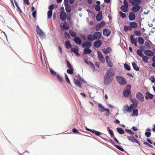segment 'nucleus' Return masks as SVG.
I'll list each match as a JSON object with an SVG mask.
<instances>
[{"label":"nucleus","instance_id":"43","mask_svg":"<svg viewBox=\"0 0 155 155\" xmlns=\"http://www.w3.org/2000/svg\"><path fill=\"white\" fill-rule=\"evenodd\" d=\"M132 30V28L130 25L129 26L125 25L124 26V30L125 31H127L128 30L131 31Z\"/></svg>","mask_w":155,"mask_h":155},{"label":"nucleus","instance_id":"25","mask_svg":"<svg viewBox=\"0 0 155 155\" xmlns=\"http://www.w3.org/2000/svg\"><path fill=\"white\" fill-rule=\"evenodd\" d=\"M128 7L127 6L123 5L120 7V9L123 12L126 13L128 10Z\"/></svg>","mask_w":155,"mask_h":155},{"label":"nucleus","instance_id":"31","mask_svg":"<svg viewBox=\"0 0 155 155\" xmlns=\"http://www.w3.org/2000/svg\"><path fill=\"white\" fill-rule=\"evenodd\" d=\"M132 64L134 70L136 71H138L139 70V68L137 66L135 62H132Z\"/></svg>","mask_w":155,"mask_h":155},{"label":"nucleus","instance_id":"37","mask_svg":"<svg viewBox=\"0 0 155 155\" xmlns=\"http://www.w3.org/2000/svg\"><path fill=\"white\" fill-rule=\"evenodd\" d=\"M91 133L94 134L95 135L98 136H99L101 134H102V133H101L100 132L94 130H93Z\"/></svg>","mask_w":155,"mask_h":155},{"label":"nucleus","instance_id":"59","mask_svg":"<svg viewBox=\"0 0 155 155\" xmlns=\"http://www.w3.org/2000/svg\"><path fill=\"white\" fill-rule=\"evenodd\" d=\"M66 62L67 63V66L68 68H73L72 66L69 62L67 60H66Z\"/></svg>","mask_w":155,"mask_h":155},{"label":"nucleus","instance_id":"57","mask_svg":"<svg viewBox=\"0 0 155 155\" xmlns=\"http://www.w3.org/2000/svg\"><path fill=\"white\" fill-rule=\"evenodd\" d=\"M95 9L97 12H99L101 10V7L99 5H97L95 7Z\"/></svg>","mask_w":155,"mask_h":155},{"label":"nucleus","instance_id":"2","mask_svg":"<svg viewBox=\"0 0 155 155\" xmlns=\"http://www.w3.org/2000/svg\"><path fill=\"white\" fill-rule=\"evenodd\" d=\"M116 79L118 83L121 85H125L127 83L125 78L122 76H117Z\"/></svg>","mask_w":155,"mask_h":155},{"label":"nucleus","instance_id":"15","mask_svg":"<svg viewBox=\"0 0 155 155\" xmlns=\"http://www.w3.org/2000/svg\"><path fill=\"white\" fill-rule=\"evenodd\" d=\"M102 44V41L101 40H98L96 41H95L94 44V46L96 48H98L100 47Z\"/></svg>","mask_w":155,"mask_h":155},{"label":"nucleus","instance_id":"52","mask_svg":"<svg viewBox=\"0 0 155 155\" xmlns=\"http://www.w3.org/2000/svg\"><path fill=\"white\" fill-rule=\"evenodd\" d=\"M84 61V62L87 64L88 65H89L90 67L91 65H92L93 64L91 62L88 61V60L86 59H85Z\"/></svg>","mask_w":155,"mask_h":155},{"label":"nucleus","instance_id":"45","mask_svg":"<svg viewBox=\"0 0 155 155\" xmlns=\"http://www.w3.org/2000/svg\"><path fill=\"white\" fill-rule=\"evenodd\" d=\"M52 14V10H49L47 12V18L48 19H49L50 18Z\"/></svg>","mask_w":155,"mask_h":155},{"label":"nucleus","instance_id":"58","mask_svg":"<svg viewBox=\"0 0 155 155\" xmlns=\"http://www.w3.org/2000/svg\"><path fill=\"white\" fill-rule=\"evenodd\" d=\"M152 61L153 62V63L152 64V66L153 67H155V55L153 56Z\"/></svg>","mask_w":155,"mask_h":155},{"label":"nucleus","instance_id":"55","mask_svg":"<svg viewBox=\"0 0 155 155\" xmlns=\"http://www.w3.org/2000/svg\"><path fill=\"white\" fill-rule=\"evenodd\" d=\"M56 76H57L58 80H59V81L60 82H62L63 81V78L61 77L59 75L57 74L56 75Z\"/></svg>","mask_w":155,"mask_h":155},{"label":"nucleus","instance_id":"32","mask_svg":"<svg viewBox=\"0 0 155 155\" xmlns=\"http://www.w3.org/2000/svg\"><path fill=\"white\" fill-rule=\"evenodd\" d=\"M69 28V26L68 25L67 22L66 21H64L62 25V28L65 30H68Z\"/></svg>","mask_w":155,"mask_h":155},{"label":"nucleus","instance_id":"1","mask_svg":"<svg viewBox=\"0 0 155 155\" xmlns=\"http://www.w3.org/2000/svg\"><path fill=\"white\" fill-rule=\"evenodd\" d=\"M98 107L99 111L101 112L104 111L106 112L107 113L105 114L106 116H109L110 113V110L109 109L105 108L101 104H98Z\"/></svg>","mask_w":155,"mask_h":155},{"label":"nucleus","instance_id":"22","mask_svg":"<svg viewBox=\"0 0 155 155\" xmlns=\"http://www.w3.org/2000/svg\"><path fill=\"white\" fill-rule=\"evenodd\" d=\"M102 14L101 11L99 12L96 16V19L98 21H100L102 18Z\"/></svg>","mask_w":155,"mask_h":155},{"label":"nucleus","instance_id":"60","mask_svg":"<svg viewBox=\"0 0 155 155\" xmlns=\"http://www.w3.org/2000/svg\"><path fill=\"white\" fill-rule=\"evenodd\" d=\"M145 135L147 137H149L150 136L151 133L150 131H146L145 133Z\"/></svg>","mask_w":155,"mask_h":155},{"label":"nucleus","instance_id":"56","mask_svg":"<svg viewBox=\"0 0 155 155\" xmlns=\"http://www.w3.org/2000/svg\"><path fill=\"white\" fill-rule=\"evenodd\" d=\"M72 132L75 134H81L75 128H74L72 129Z\"/></svg>","mask_w":155,"mask_h":155},{"label":"nucleus","instance_id":"29","mask_svg":"<svg viewBox=\"0 0 155 155\" xmlns=\"http://www.w3.org/2000/svg\"><path fill=\"white\" fill-rule=\"evenodd\" d=\"M87 40L89 41H92L94 40L93 37V34H89L87 35Z\"/></svg>","mask_w":155,"mask_h":155},{"label":"nucleus","instance_id":"7","mask_svg":"<svg viewBox=\"0 0 155 155\" xmlns=\"http://www.w3.org/2000/svg\"><path fill=\"white\" fill-rule=\"evenodd\" d=\"M136 98L139 101H144V97L142 94L140 92L137 93L136 95Z\"/></svg>","mask_w":155,"mask_h":155},{"label":"nucleus","instance_id":"6","mask_svg":"<svg viewBox=\"0 0 155 155\" xmlns=\"http://www.w3.org/2000/svg\"><path fill=\"white\" fill-rule=\"evenodd\" d=\"M102 36V34L99 31L95 32L93 34L94 40L100 39Z\"/></svg>","mask_w":155,"mask_h":155},{"label":"nucleus","instance_id":"47","mask_svg":"<svg viewBox=\"0 0 155 155\" xmlns=\"http://www.w3.org/2000/svg\"><path fill=\"white\" fill-rule=\"evenodd\" d=\"M127 139L132 142H134L135 138L133 136H128L127 137Z\"/></svg>","mask_w":155,"mask_h":155},{"label":"nucleus","instance_id":"12","mask_svg":"<svg viewBox=\"0 0 155 155\" xmlns=\"http://www.w3.org/2000/svg\"><path fill=\"white\" fill-rule=\"evenodd\" d=\"M73 41L76 44L78 45H80L82 43L81 39L78 36L74 37L73 39Z\"/></svg>","mask_w":155,"mask_h":155},{"label":"nucleus","instance_id":"38","mask_svg":"<svg viewBox=\"0 0 155 155\" xmlns=\"http://www.w3.org/2000/svg\"><path fill=\"white\" fill-rule=\"evenodd\" d=\"M133 113L132 114V116H137L138 115V110L137 109H134L133 110Z\"/></svg>","mask_w":155,"mask_h":155},{"label":"nucleus","instance_id":"17","mask_svg":"<svg viewBox=\"0 0 155 155\" xmlns=\"http://www.w3.org/2000/svg\"><path fill=\"white\" fill-rule=\"evenodd\" d=\"M135 15L134 12H130L129 15V19L130 21H133L135 20Z\"/></svg>","mask_w":155,"mask_h":155},{"label":"nucleus","instance_id":"41","mask_svg":"<svg viewBox=\"0 0 155 155\" xmlns=\"http://www.w3.org/2000/svg\"><path fill=\"white\" fill-rule=\"evenodd\" d=\"M66 12L68 13H70L71 11V8L69 5L65 6Z\"/></svg>","mask_w":155,"mask_h":155},{"label":"nucleus","instance_id":"16","mask_svg":"<svg viewBox=\"0 0 155 155\" xmlns=\"http://www.w3.org/2000/svg\"><path fill=\"white\" fill-rule=\"evenodd\" d=\"M129 2L133 5H139L141 2L140 0H129Z\"/></svg>","mask_w":155,"mask_h":155},{"label":"nucleus","instance_id":"33","mask_svg":"<svg viewBox=\"0 0 155 155\" xmlns=\"http://www.w3.org/2000/svg\"><path fill=\"white\" fill-rule=\"evenodd\" d=\"M130 25L132 29V28H135L137 27V24L134 21L130 22Z\"/></svg>","mask_w":155,"mask_h":155},{"label":"nucleus","instance_id":"13","mask_svg":"<svg viewBox=\"0 0 155 155\" xmlns=\"http://www.w3.org/2000/svg\"><path fill=\"white\" fill-rule=\"evenodd\" d=\"M131 8V10L134 13H136L140 9V6L138 5H133Z\"/></svg>","mask_w":155,"mask_h":155},{"label":"nucleus","instance_id":"40","mask_svg":"<svg viewBox=\"0 0 155 155\" xmlns=\"http://www.w3.org/2000/svg\"><path fill=\"white\" fill-rule=\"evenodd\" d=\"M115 147L117 149H118L119 150L121 151L124 152L126 153H127L126 151H125V150L123 148L121 147L119 145H115Z\"/></svg>","mask_w":155,"mask_h":155},{"label":"nucleus","instance_id":"54","mask_svg":"<svg viewBox=\"0 0 155 155\" xmlns=\"http://www.w3.org/2000/svg\"><path fill=\"white\" fill-rule=\"evenodd\" d=\"M119 14L120 15L121 17L123 18H126V15L125 14L122 12H119Z\"/></svg>","mask_w":155,"mask_h":155},{"label":"nucleus","instance_id":"19","mask_svg":"<svg viewBox=\"0 0 155 155\" xmlns=\"http://www.w3.org/2000/svg\"><path fill=\"white\" fill-rule=\"evenodd\" d=\"M71 52H74L75 54L77 56H80V54L78 52V48H71Z\"/></svg>","mask_w":155,"mask_h":155},{"label":"nucleus","instance_id":"35","mask_svg":"<svg viewBox=\"0 0 155 155\" xmlns=\"http://www.w3.org/2000/svg\"><path fill=\"white\" fill-rule=\"evenodd\" d=\"M69 33L71 35L72 37H75L77 36V33L74 31H72L71 30H69Z\"/></svg>","mask_w":155,"mask_h":155},{"label":"nucleus","instance_id":"61","mask_svg":"<svg viewBox=\"0 0 155 155\" xmlns=\"http://www.w3.org/2000/svg\"><path fill=\"white\" fill-rule=\"evenodd\" d=\"M64 35L65 38L68 37V39H70V35L68 32H66L64 33Z\"/></svg>","mask_w":155,"mask_h":155},{"label":"nucleus","instance_id":"14","mask_svg":"<svg viewBox=\"0 0 155 155\" xmlns=\"http://www.w3.org/2000/svg\"><path fill=\"white\" fill-rule=\"evenodd\" d=\"M145 54L149 57L153 56L154 54L153 52L149 50H146L144 51Z\"/></svg>","mask_w":155,"mask_h":155},{"label":"nucleus","instance_id":"28","mask_svg":"<svg viewBox=\"0 0 155 155\" xmlns=\"http://www.w3.org/2000/svg\"><path fill=\"white\" fill-rule=\"evenodd\" d=\"M130 108L128 109L129 111H130V113L132 112L133 109H136L137 108V106L134 105L133 104H131L130 106Z\"/></svg>","mask_w":155,"mask_h":155},{"label":"nucleus","instance_id":"62","mask_svg":"<svg viewBox=\"0 0 155 155\" xmlns=\"http://www.w3.org/2000/svg\"><path fill=\"white\" fill-rule=\"evenodd\" d=\"M143 144L147 146H148L149 147L151 148H154V147H153V146H152V145H150V144H149V143H148L147 142H143Z\"/></svg>","mask_w":155,"mask_h":155},{"label":"nucleus","instance_id":"51","mask_svg":"<svg viewBox=\"0 0 155 155\" xmlns=\"http://www.w3.org/2000/svg\"><path fill=\"white\" fill-rule=\"evenodd\" d=\"M134 33L137 36H140L142 34L140 31L138 30H136L134 31Z\"/></svg>","mask_w":155,"mask_h":155},{"label":"nucleus","instance_id":"64","mask_svg":"<svg viewBox=\"0 0 155 155\" xmlns=\"http://www.w3.org/2000/svg\"><path fill=\"white\" fill-rule=\"evenodd\" d=\"M149 80L152 83H154L155 82V78L153 77L152 76L150 78Z\"/></svg>","mask_w":155,"mask_h":155},{"label":"nucleus","instance_id":"50","mask_svg":"<svg viewBox=\"0 0 155 155\" xmlns=\"http://www.w3.org/2000/svg\"><path fill=\"white\" fill-rule=\"evenodd\" d=\"M65 75V79L66 81L69 84H71V82L70 81L69 79L68 76H67V74L66 73H64Z\"/></svg>","mask_w":155,"mask_h":155},{"label":"nucleus","instance_id":"34","mask_svg":"<svg viewBox=\"0 0 155 155\" xmlns=\"http://www.w3.org/2000/svg\"><path fill=\"white\" fill-rule=\"evenodd\" d=\"M117 130L120 134H123L124 133V130L121 128L117 127Z\"/></svg>","mask_w":155,"mask_h":155},{"label":"nucleus","instance_id":"21","mask_svg":"<svg viewBox=\"0 0 155 155\" xmlns=\"http://www.w3.org/2000/svg\"><path fill=\"white\" fill-rule=\"evenodd\" d=\"M73 82L74 84L77 87L80 88L81 87V83L79 81V80L75 79L74 78Z\"/></svg>","mask_w":155,"mask_h":155},{"label":"nucleus","instance_id":"5","mask_svg":"<svg viewBox=\"0 0 155 155\" xmlns=\"http://www.w3.org/2000/svg\"><path fill=\"white\" fill-rule=\"evenodd\" d=\"M114 74L115 72L114 69L112 68H110L107 71L105 74L113 78V76H114Z\"/></svg>","mask_w":155,"mask_h":155},{"label":"nucleus","instance_id":"42","mask_svg":"<svg viewBox=\"0 0 155 155\" xmlns=\"http://www.w3.org/2000/svg\"><path fill=\"white\" fill-rule=\"evenodd\" d=\"M130 100L133 103L132 104L137 106L138 103V102L137 100L135 98H131Z\"/></svg>","mask_w":155,"mask_h":155},{"label":"nucleus","instance_id":"30","mask_svg":"<svg viewBox=\"0 0 155 155\" xmlns=\"http://www.w3.org/2000/svg\"><path fill=\"white\" fill-rule=\"evenodd\" d=\"M107 130L109 133L110 134L111 137H114V134L113 130L110 129L109 127H107Z\"/></svg>","mask_w":155,"mask_h":155},{"label":"nucleus","instance_id":"10","mask_svg":"<svg viewBox=\"0 0 155 155\" xmlns=\"http://www.w3.org/2000/svg\"><path fill=\"white\" fill-rule=\"evenodd\" d=\"M111 31L110 30L107 28H104L103 32V34L104 35L107 37L109 36L110 34Z\"/></svg>","mask_w":155,"mask_h":155},{"label":"nucleus","instance_id":"3","mask_svg":"<svg viewBox=\"0 0 155 155\" xmlns=\"http://www.w3.org/2000/svg\"><path fill=\"white\" fill-rule=\"evenodd\" d=\"M113 78L105 74L104 79V83L106 85H110L113 81Z\"/></svg>","mask_w":155,"mask_h":155},{"label":"nucleus","instance_id":"9","mask_svg":"<svg viewBox=\"0 0 155 155\" xmlns=\"http://www.w3.org/2000/svg\"><path fill=\"white\" fill-rule=\"evenodd\" d=\"M92 45V44L90 41H86L82 44V47L83 48H85V47L87 48H89Z\"/></svg>","mask_w":155,"mask_h":155},{"label":"nucleus","instance_id":"44","mask_svg":"<svg viewBox=\"0 0 155 155\" xmlns=\"http://www.w3.org/2000/svg\"><path fill=\"white\" fill-rule=\"evenodd\" d=\"M74 69L73 68H69L67 70V72L70 74H72L74 72Z\"/></svg>","mask_w":155,"mask_h":155},{"label":"nucleus","instance_id":"4","mask_svg":"<svg viewBox=\"0 0 155 155\" xmlns=\"http://www.w3.org/2000/svg\"><path fill=\"white\" fill-rule=\"evenodd\" d=\"M127 90H124L123 91V95L124 97H128L130 94L131 86L130 84H127L126 87Z\"/></svg>","mask_w":155,"mask_h":155},{"label":"nucleus","instance_id":"27","mask_svg":"<svg viewBox=\"0 0 155 155\" xmlns=\"http://www.w3.org/2000/svg\"><path fill=\"white\" fill-rule=\"evenodd\" d=\"M130 108V106L127 104H125L124 106V108L123 111L125 113V112L128 113H130V111H129L128 109Z\"/></svg>","mask_w":155,"mask_h":155},{"label":"nucleus","instance_id":"8","mask_svg":"<svg viewBox=\"0 0 155 155\" xmlns=\"http://www.w3.org/2000/svg\"><path fill=\"white\" fill-rule=\"evenodd\" d=\"M105 59L107 65L110 67H112L113 66V64L110 60V57L108 55L106 56Z\"/></svg>","mask_w":155,"mask_h":155},{"label":"nucleus","instance_id":"23","mask_svg":"<svg viewBox=\"0 0 155 155\" xmlns=\"http://www.w3.org/2000/svg\"><path fill=\"white\" fill-rule=\"evenodd\" d=\"M130 40L132 44L134 43H137V38H134V35H130Z\"/></svg>","mask_w":155,"mask_h":155},{"label":"nucleus","instance_id":"48","mask_svg":"<svg viewBox=\"0 0 155 155\" xmlns=\"http://www.w3.org/2000/svg\"><path fill=\"white\" fill-rule=\"evenodd\" d=\"M77 78L79 79V80L84 83H86V82L85 81L84 79L79 74H78L77 75Z\"/></svg>","mask_w":155,"mask_h":155},{"label":"nucleus","instance_id":"63","mask_svg":"<svg viewBox=\"0 0 155 155\" xmlns=\"http://www.w3.org/2000/svg\"><path fill=\"white\" fill-rule=\"evenodd\" d=\"M50 71L51 73L53 75H54L56 76V75H57L56 74V72L55 71H54L53 70L51 69V68H50Z\"/></svg>","mask_w":155,"mask_h":155},{"label":"nucleus","instance_id":"53","mask_svg":"<svg viewBox=\"0 0 155 155\" xmlns=\"http://www.w3.org/2000/svg\"><path fill=\"white\" fill-rule=\"evenodd\" d=\"M137 53L140 57H142L143 56V54L140 50H137Z\"/></svg>","mask_w":155,"mask_h":155},{"label":"nucleus","instance_id":"18","mask_svg":"<svg viewBox=\"0 0 155 155\" xmlns=\"http://www.w3.org/2000/svg\"><path fill=\"white\" fill-rule=\"evenodd\" d=\"M146 96H145V99L148 100V98L150 99H152L153 97V95L150 93L149 91L146 92Z\"/></svg>","mask_w":155,"mask_h":155},{"label":"nucleus","instance_id":"46","mask_svg":"<svg viewBox=\"0 0 155 155\" xmlns=\"http://www.w3.org/2000/svg\"><path fill=\"white\" fill-rule=\"evenodd\" d=\"M142 57V59L143 61L145 63H147L148 62V59H149V57L146 56H143Z\"/></svg>","mask_w":155,"mask_h":155},{"label":"nucleus","instance_id":"49","mask_svg":"<svg viewBox=\"0 0 155 155\" xmlns=\"http://www.w3.org/2000/svg\"><path fill=\"white\" fill-rule=\"evenodd\" d=\"M124 67L125 69L127 71H130V67L129 65L126 63L124 64Z\"/></svg>","mask_w":155,"mask_h":155},{"label":"nucleus","instance_id":"26","mask_svg":"<svg viewBox=\"0 0 155 155\" xmlns=\"http://www.w3.org/2000/svg\"><path fill=\"white\" fill-rule=\"evenodd\" d=\"M92 52V50L88 48H85L83 51V54L85 55L90 54Z\"/></svg>","mask_w":155,"mask_h":155},{"label":"nucleus","instance_id":"20","mask_svg":"<svg viewBox=\"0 0 155 155\" xmlns=\"http://www.w3.org/2000/svg\"><path fill=\"white\" fill-rule=\"evenodd\" d=\"M37 34L41 38H43V36L45 35V33L42 31L41 29L37 30Z\"/></svg>","mask_w":155,"mask_h":155},{"label":"nucleus","instance_id":"39","mask_svg":"<svg viewBox=\"0 0 155 155\" xmlns=\"http://www.w3.org/2000/svg\"><path fill=\"white\" fill-rule=\"evenodd\" d=\"M111 50V48L108 47L106 49H104L103 51V52L104 54H107L108 53L110 52Z\"/></svg>","mask_w":155,"mask_h":155},{"label":"nucleus","instance_id":"36","mask_svg":"<svg viewBox=\"0 0 155 155\" xmlns=\"http://www.w3.org/2000/svg\"><path fill=\"white\" fill-rule=\"evenodd\" d=\"M138 41L139 43L142 45L144 43V41L143 38L141 37H138Z\"/></svg>","mask_w":155,"mask_h":155},{"label":"nucleus","instance_id":"24","mask_svg":"<svg viewBox=\"0 0 155 155\" xmlns=\"http://www.w3.org/2000/svg\"><path fill=\"white\" fill-rule=\"evenodd\" d=\"M64 44L65 47L67 49H68L69 48H72V46L70 41L67 40L65 41Z\"/></svg>","mask_w":155,"mask_h":155},{"label":"nucleus","instance_id":"11","mask_svg":"<svg viewBox=\"0 0 155 155\" xmlns=\"http://www.w3.org/2000/svg\"><path fill=\"white\" fill-rule=\"evenodd\" d=\"M67 18V15L65 12H61L60 14V18L62 21H64Z\"/></svg>","mask_w":155,"mask_h":155}]
</instances>
